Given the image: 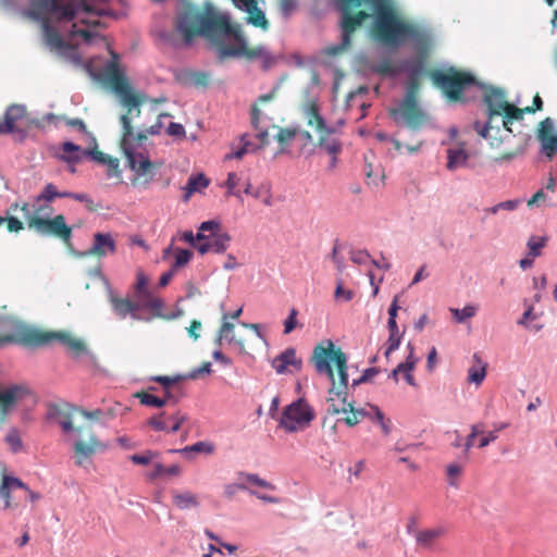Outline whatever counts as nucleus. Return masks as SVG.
<instances>
[{
	"label": "nucleus",
	"instance_id": "1",
	"mask_svg": "<svg viewBox=\"0 0 557 557\" xmlns=\"http://www.w3.org/2000/svg\"><path fill=\"white\" fill-rule=\"evenodd\" d=\"M333 4L339 14L341 41L325 49L330 57L348 51L357 30L371 17L372 37L389 47H398L408 39L419 45H428L431 40L428 30L401 15L395 0H333Z\"/></svg>",
	"mask_w": 557,
	"mask_h": 557
},
{
	"label": "nucleus",
	"instance_id": "2",
	"mask_svg": "<svg viewBox=\"0 0 557 557\" xmlns=\"http://www.w3.org/2000/svg\"><path fill=\"white\" fill-rule=\"evenodd\" d=\"M103 81L117 96L120 103L126 108V112L120 117L122 124L120 147L126 158L127 166L134 174L131 182L133 186L146 188L154 180L162 163L151 161L147 151L141 149V144L148 136L160 134L163 127L162 117L169 116V114L152 111L156 116L153 124L132 125V120L140 115V106L149 98L145 94L134 90L115 61H111L104 66Z\"/></svg>",
	"mask_w": 557,
	"mask_h": 557
},
{
	"label": "nucleus",
	"instance_id": "3",
	"mask_svg": "<svg viewBox=\"0 0 557 557\" xmlns=\"http://www.w3.org/2000/svg\"><path fill=\"white\" fill-rule=\"evenodd\" d=\"M176 28L186 45L197 36L206 37L216 44L225 37H233L235 45L220 44L221 58L262 59L265 67L274 63V58L263 46L249 47L240 26L232 24L228 14L216 11L211 4L203 10L186 8L177 16Z\"/></svg>",
	"mask_w": 557,
	"mask_h": 557
},
{
	"label": "nucleus",
	"instance_id": "4",
	"mask_svg": "<svg viewBox=\"0 0 557 557\" xmlns=\"http://www.w3.org/2000/svg\"><path fill=\"white\" fill-rule=\"evenodd\" d=\"M310 361L317 373L325 375L331 383L327 413L336 416L351 410L352 404L347 401L348 359L343 349L331 339L322 341L314 346Z\"/></svg>",
	"mask_w": 557,
	"mask_h": 557
},
{
	"label": "nucleus",
	"instance_id": "5",
	"mask_svg": "<svg viewBox=\"0 0 557 557\" xmlns=\"http://www.w3.org/2000/svg\"><path fill=\"white\" fill-rule=\"evenodd\" d=\"M77 5L85 11L91 10L86 5L85 0H35L22 14L29 20L39 21L45 44L50 49L61 50L65 47V42L57 28L50 24L49 15H54L59 21L76 20Z\"/></svg>",
	"mask_w": 557,
	"mask_h": 557
},
{
	"label": "nucleus",
	"instance_id": "6",
	"mask_svg": "<svg viewBox=\"0 0 557 557\" xmlns=\"http://www.w3.org/2000/svg\"><path fill=\"white\" fill-rule=\"evenodd\" d=\"M17 209L24 213L26 225L29 230L41 236L55 237L64 243L70 242L72 237V227L66 224L63 214L50 218L53 212V207L51 205L39 203L35 198L32 206L24 201L21 205L18 202H14L10 207V211H16Z\"/></svg>",
	"mask_w": 557,
	"mask_h": 557
},
{
	"label": "nucleus",
	"instance_id": "7",
	"mask_svg": "<svg viewBox=\"0 0 557 557\" xmlns=\"http://www.w3.org/2000/svg\"><path fill=\"white\" fill-rule=\"evenodd\" d=\"M430 77L433 84L451 101L461 100L463 90L478 84L476 78L471 73L455 67L433 70Z\"/></svg>",
	"mask_w": 557,
	"mask_h": 557
},
{
	"label": "nucleus",
	"instance_id": "8",
	"mask_svg": "<svg viewBox=\"0 0 557 557\" xmlns=\"http://www.w3.org/2000/svg\"><path fill=\"white\" fill-rule=\"evenodd\" d=\"M107 0H85L87 7L91 10L85 11L84 8L77 5V23L72 26L71 35L81 36L86 42H90L92 38L98 36V33L92 28L101 25L99 17L109 15L110 12L102 8Z\"/></svg>",
	"mask_w": 557,
	"mask_h": 557
},
{
	"label": "nucleus",
	"instance_id": "9",
	"mask_svg": "<svg viewBox=\"0 0 557 557\" xmlns=\"http://www.w3.org/2000/svg\"><path fill=\"white\" fill-rule=\"evenodd\" d=\"M307 124L319 133L318 146L327 153H341L342 143L335 136V131L329 127L320 114L319 106L314 101L307 103L305 108Z\"/></svg>",
	"mask_w": 557,
	"mask_h": 557
},
{
	"label": "nucleus",
	"instance_id": "10",
	"mask_svg": "<svg viewBox=\"0 0 557 557\" xmlns=\"http://www.w3.org/2000/svg\"><path fill=\"white\" fill-rule=\"evenodd\" d=\"M313 418L312 408L300 398L284 409L280 423L285 431L296 432L307 426Z\"/></svg>",
	"mask_w": 557,
	"mask_h": 557
},
{
	"label": "nucleus",
	"instance_id": "11",
	"mask_svg": "<svg viewBox=\"0 0 557 557\" xmlns=\"http://www.w3.org/2000/svg\"><path fill=\"white\" fill-rule=\"evenodd\" d=\"M29 333L36 337L34 341L27 343V347H39L49 344L57 339L62 343L74 356H81L86 352L85 343L73 337L69 332H41L39 330L29 327Z\"/></svg>",
	"mask_w": 557,
	"mask_h": 557
},
{
	"label": "nucleus",
	"instance_id": "12",
	"mask_svg": "<svg viewBox=\"0 0 557 557\" xmlns=\"http://www.w3.org/2000/svg\"><path fill=\"white\" fill-rule=\"evenodd\" d=\"M108 444L103 443L94 432H88V438L78 437L73 443V458L77 467L86 468L91 465L92 457L108 449Z\"/></svg>",
	"mask_w": 557,
	"mask_h": 557
},
{
	"label": "nucleus",
	"instance_id": "13",
	"mask_svg": "<svg viewBox=\"0 0 557 557\" xmlns=\"http://www.w3.org/2000/svg\"><path fill=\"white\" fill-rule=\"evenodd\" d=\"M395 122L403 121L410 129L417 131L428 121V115L420 108L418 101L403 100L398 108L389 111Z\"/></svg>",
	"mask_w": 557,
	"mask_h": 557
},
{
	"label": "nucleus",
	"instance_id": "14",
	"mask_svg": "<svg viewBox=\"0 0 557 557\" xmlns=\"http://www.w3.org/2000/svg\"><path fill=\"white\" fill-rule=\"evenodd\" d=\"M186 420V413L174 407L150 417L147 425L158 432L176 433Z\"/></svg>",
	"mask_w": 557,
	"mask_h": 557
},
{
	"label": "nucleus",
	"instance_id": "15",
	"mask_svg": "<svg viewBox=\"0 0 557 557\" xmlns=\"http://www.w3.org/2000/svg\"><path fill=\"white\" fill-rule=\"evenodd\" d=\"M79 407L67 403L54 404L49 407V418L54 420L64 434L81 435L82 428L74 426V417L78 414Z\"/></svg>",
	"mask_w": 557,
	"mask_h": 557
},
{
	"label": "nucleus",
	"instance_id": "16",
	"mask_svg": "<svg viewBox=\"0 0 557 557\" xmlns=\"http://www.w3.org/2000/svg\"><path fill=\"white\" fill-rule=\"evenodd\" d=\"M476 133L486 139L492 148H498L510 133L502 128V123L497 122V117L487 116L486 123L483 125L480 122L473 124Z\"/></svg>",
	"mask_w": 557,
	"mask_h": 557
},
{
	"label": "nucleus",
	"instance_id": "17",
	"mask_svg": "<svg viewBox=\"0 0 557 557\" xmlns=\"http://www.w3.org/2000/svg\"><path fill=\"white\" fill-rule=\"evenodd\" d=\"M9 323L8 319L0 317V347L12 343L27 346L28 342L36 338L29 333V326L26 325H16L14 332L8 333Z\"/></svg>",
	"mask_w": 557,
	"mask_h": 557
},
{
	"label": "nucleus",
	"instance_id": "18",
	"mask_svg": "<svg viewBox=\"0 0 557 557\" xmlns=\"http://www.w3.org/2000/svg\"><path fill=\"white\" fill-rule=\"evenodd\" d=\"M185 380V375H157L151 377V381L160 383L162 385V395L161 399H164V406L176 405L181 398V391L176 388L174 385Z\"/></svg>",
	"mask_w": 557,
	"mask_h": 557
},
{
	"label": "nucleus",
	"instance_id": "19",
	"mask_svg": "<svg viewBox=\"0 0 557 557\" xmlns=\"http://www.w3.org/2000/svg\"><path fill=\"white\" fill-rule=\"evenodd\" d=\"M29 394L26 385L16 384L12 385L4 391H0V420L1 423L5 420L7 413L14 407V405L24 396Z\"/></svg>",
	"mask_w": 557,
	"mask_h": 557
},
{
	"label": "nucleus",
	"instance_id": "20",
	"mask_svg": "<svg viewBox=\"0 0 557 557\" xmlns=\"http://www.w3.org/2000/svg\"><path fill=\"white\" fill-rule=\"evenodd\" d=\"M234 5L247 13V23L262 30H268L269 21L264 12L258 7L257 0H234Z\"/></svg>",
	"mask_w": 557,
	"mask_h": 557
},
{
	"label": "nucleus",
	"instance_id": "21",
	"mask_svg": "<svg viewBox=\"0 0 557 557\" xmlns=\"http://www.w3.org/2000/svg\"><path fill=\"white\" fill-rule=\"evenodd\" d=\"M231 236L227 232L222 231V227L214 230L210 234V239L197 245V250L200 255L209 251L215 253H223L230 246Z\"/></svg>",
	"mask_w": 557,
	"mask_h": 557
},
{
	"label": "nucleus",
	"instance_id": "22",
	"mask_svg": "<svg viewBox=\"0 0 557 557\" xmlns=\"http://www.w3.org/2000/svg\"><path fill=\"white\" fill-rule=\"evenodd\" d=\"M115 250L116 243L110 233H96L94 235V243L86 255L103 258L107 255L114 253Z\"/></svg>",
	"mask_w": 557,
	"mask_h": 557
},
{
	"label": "nucleus",
	"instance_id": "23",
	"mask_svg": "<svg viewBox=\"0 0 557 557\" xmlns=\"http://www.w3.org/2000/svg\"><path fill=\"white\" fill-rule=\"evenodd\" d=\"M484 102L487 106V116L498 117L509 103L506 101L505 92L502 89L491 87L484 94Z\"/></svg>",
	"mask_w": 557,
	"mask_h": 557
},
{
	"label": "nucleus",
	"instance_id": "24",
	"mask_svg": "<svg viewBox=\"0 0 557 557\" xmlns=\"http://www.w3.org/2000/svg\"><path fill=\"white\" fill-rule=\"evenodd\" d=\"M57 157L70 165L71 172H75V165L86 157L85 149L71 141L61 144Z\"/></svg>",
	"mask_w": 557,
	"mask_h": 557
},
{
	"label": "nucleus",
	"instance_id": "25",
	"mask_svg": "<svg viewBox=\"0 0 557 557\" xmlns=\"http://www.w3.org/2000/svg\"><path fill=\"white\" fill-rule=\"evenodd\" d=\"M447 533L445 527L419 530L414 533L416 543L423 549H432L435 542Z\"/></svg>",
	"mask_w": 557,
	"mask_h": 557
},
{
	"label": "nucleus",
	"instance_id": "26",
	"mask_svg": "<svg viewBox=\"0 0 557 557\" xmlns=\"http://www.w3.org/2000/svg\"><path fill=\"white\" fill-rule=\"evenodd\" d=\"M235 325L228 321V313L222 315V324L218 332L215 343L220 346L222 341H226L228 344H235L242 351L245 350V344L242 339H237L234 334Z\"/></svg>",
	"mask_w": 557,
	"mask_h": 557
},
{
	"label": "nucleus",
	"instance_id": "27",
	"mask_svg": "<svg viewBox=\"0 0 557 557\" xmlns=\"http://www.w3.org/2000/svg\"><path fill=\"white\" fill-rule=\"evenodd\" d=\"M110 304L116 315L121 319H125L128 314L135 318L136 312L139 310L138 302L127 298H120L113 294L110 295Z\"/></svg>",
	"mask_w": 557,
	"mask_h": 557
},
{
	"label": "nucleus",
	"instance_id": "28",
	"mask_svg": "<svg viewBox=\"0 0 557 557\" xmlns=\"http://www.w3.org/2000/svg\"><path fill=\"white\" fill-rule=\"evenodd\" d=\"M301 364L302 362L300 359L297 358L296 350L294 348L285 349L272 361V367L278 374L284 373L288 366H294L297 369H300Z\"/></svg>",
	"mask_w": 557,
	"mask_h": 557
},
{
	"label": "nucleus",
	"instance_id": "29",
	"mask_svg": "<svg viewBox=\"0 0 557 557\" xmlns=\"http://www.w3.org/2000/svg\"><path fill=\"white\" fill-rule=\"evenodd\" d=\"M173 504L180 510L197 508L200 505L198 496L190 491H171Z\"/></svg>",
	"mask_w": 557,
	"mask_h": 557
},
{
	"label": "nucleus",
	"instance_id": "30",
	"mask_svg": "<svg viewBox=\"0 0 557 557\" xmlns=\"http://www.w3.org/2000/svg\"><path fill=\"white\" fill-rule=\"evenodd\" d=\"M487 364L482 360L479 354L472 357V366L468 369V382L481 385L486 376Z\"/></svg>",
	"mask_w": 557,
	"mask_h": 557
},
{
	"label": "nucleus",
	"instance_id": "31",
	"mask_svg": "<svg viewBox=\"0 0 557 557\" xmlns=\"http://www.w3.org/2000/svg\"><path fill=\"white\" fill-rule=\"evenodd\" d=\"M469 153L461 146L447 150V169L455 171L467 165Z\"/></svg>",
	"mask_w": 557,
	"mask_h": 557
},
{
	"label": "nucleus",
	"instance_id": "32",
	"mask_svg": "<svg viewBox=\"0 0 557 557\" xmlns=\"http://www.w3.org/2000/svg\"><path fill=\"white\" fill-rule=\"evenodd\" d=\"M136 302L139 304V309H149L153 312H160L163 308V301L153 296L150 290H146L136 295Z\"/></svg>",
	"mask_w": 557,
	"mask_h": 557
},
{
	"label": "nucleus",
	"instance_id": "33",
	"mask_svg": "<svg viewBox=\"0 0 557 557\" xmlns=\"http://www.w3.org/2000/svg\"><path fill=\"white\" fill-rule=\"evenodd\" d=\"M527 111L524 109H519L516 106L508 103L504 111L502 112L503 119L500 121L502 126L505 128L507 133H511L510 124L513 121L522 120L523 114Z\"/></svg>",
	"mask_w": 557,
	"mask_h": 557
},
{
	"label": "nucleus",
	"instance_id": "34",
	"mask_svg": "<svg viewBox=\"0 0 557 557\" xmlns=\"http://www.w3.org/2000/svg\"><path fill=\"white\" fill-rule=\"evenodd\" d=\"M210 184V181L203 175V174H196V175H191L188 181H187V184L185 186V190H186V195H185V199L187 200L190 195H193L194 193H200L201 190H203L205 188H207Z\"/></svg>",
	"mask_w": 557,
	"mask_h": 557
},
{
	"label": "nucleus",
	"instance_id": "35",
	"mask_svg": "<svg viewBox=\"0 0 557 557\" xmlns=\"http://www.w3.org/2000/svg\"><path fill=\"white\" fill-rule=\"evenodd\" d=\"M22 115V108L12 106L8 109L4 122L0 125V133H12L15 127L16 120Z\"/></svg>",
	"mask_w": 557,
	"mask_h": 557
},
{
	"label": "nucleus",
	"instance_id": "36",
	"mask_svg": "<svg viewBox=\"0 0 557 557\" xmlns=\"http://www.w3.org/2000/svg\"><path fill=\"white\" fill-rule=\"evenodd\" d=\"M389 331V336L386 343L385 357L389 358V355L398 349L401 341V334L399 333L397 322H394L393 326L387 325Z\"/></svg>",
	"mask_w": 557,
	"mask_h": 557
},
{
	"label": "nucleus",
	"instance_id": "37",
	"mask_svg": "<svg viewBox=\"0 0 557 557\" xmlns=\"http://www.w3.org/2000/svg\"><path fill=\"white\" fill-rule=\"evenodd\" d=\"M274 96H275V91H272V92H269L265 95H261L258 97L256 103L251 107V124L255 129H259V123H260V116H261V111L259 109V104L270 102L271 100H273Z\"/></svg>",
	"mask_w": 557,
	"mask_h": 557
},
{
	"label": "nucleus",
	"instance_id": "38",
	"mask_svg": "<svg viewBox=\"0 0 557 557\" xmlns=\"http://www.w3.org/2000/svg\"><path fill=\"white\" fill-rule=\"evenodd\" d=\"M220 227V222L210 220L202 222L198 228V233L195 236V243L200 244L210 239V234L212 231Z\"/></svg>",
	"mask_w": 557,
	"mask_h": 557
},
{
	"label": "nucleus",
	"instance_id": "39",
	"mask_svg": "<svg viewBox=\"0 0 557 557\" xmlns=\"http://www.w3.org/2000/svg\"><path fill=\"white\" fill-rule=\"evenodd\" d=\"M135 397L139 400L141 405L148 407L162 408L164 407V399H161L160 396H157L149 391H140L135 394Z\"/></svg>",
	"mask_w": 557,
	"mask_h": 557
},
{
	"label": "nucleus",
	"instance_id": "40",
	"mask_svg": "<svg viewBox=\"0 0 557 557\" xmlns=\"http://www.w3.org/2000/svg\"><path fill=\"white\" fill-rule=\"evenodd\" d=\"M548 238L546 236H531L527 243L529 249V256L536 258L541 256V250L547 244Z\"/></svg>",
	"mask_w": 557,
	"mask_h": 557
},
{
	"label": "nucleus",
	"instance_id": "41",
	"mask_svg": "<svg viewBox=\"0 0 557 557\" xmlns=\"http://www.w3.org/2000/svg\"><path fill=\"white\" fill-rule=\"evenodd\" d=\"M170 453H178L182 455H187L188 453H207L211 454L213 451V445L208 442H197L194 445L186 446L182 449H171Z\"/></svg>",
	"mask_w": 557,
	"mask_h": 557
},
{
	"label": "nucleus",
	"instance_id": "42",
	"mask_svg": "<svg viewBox=\"0 0 557 557\" xmlns=\"http://www.w3.org/2000/svg\"><path fill=\"white\" fill-rule=\"evenodd\" d=\"M59 195L60 191L57 189L55 185L48 183L42 191L36 197V199L39 203L51 205L55 198H59Z\"/></svg>",
	"mask_w": 557,
	"mask_h": 557
},
{
	"label": "nucleus",
	"instance_id": "43",
	"mask_svg": "<svg viewBox=\"0 0 557 557\" xmlns=\"http://www.w3.org/2000/svg\"><path fill=\"white\" fill-rule=\"evenodd\" d=\"M238 478L240 480H245L246 482H248L250 484H253V485H257V486L270 490V491H275V488H276L275 485L261 479L258 474H255V473L240 472L238 474Z\"/></svg>",
	"mask_w": 557,
	"mask_h": 557
},
{
	"label": "nucleus",
	"instance_id": "44",
	"mask_svg": "<svg viewBox=\"0 0 557 557\" xmlns=\"http://www.w3.org/2000/svg\"><path fill=\"white\" fill-rule=\"evenodd\" d=\"M450 312L458 323L465 322L467 319L473 318L476 313V307L467 305L462 309L451 308Z\"/></svg>",
	"mask_w": 557,
	"mask_h": 557
},
{
	"label": "nucleus",
	"instance_id": "45",
	"mask_svg": "<svg viewBox=\"0 0 557 557\" xmlns=\"http://www.w3.org/2000/svg\"><path fill=\"white\" fill-rule=\"evenodd\" d=\"M5 442L11 447V450L16 454L23 449V442L21 438L20 431L16 428H12L5 435Z\"/></svg>",
	"mask_w": 557,
	"mask_h": 557
},
{
	"label": "nucleus",
	"instance_id": "46",
	"mask_svg": "<svg viewBox=\"0 0 557 557\" xmlns=\"http://www.w3.org/2000/svg\"><path fill=\"white\" fill-rule=\"evenodd\" d=\"M185 79L195 87H206L209 82V75L205 72L190 71L186 73Z\"/></svg>",
	"mask_w": 557,
	"mask_h": 557
},
{
	"label": "nucleus",
	"instance_id": "47",
	"mask_svg": "<svg viewBox=\"0 0 557 557\" xmlns=\"http://www.w3.org/2000/svg\"><path fill=\"white\" fill-rule=\"evenodd\" d=\"M175 261L172 269L175 271L180 268L185 267L193 258V252L188 249L175 248Z\"/></svg>",
	"mask_w": 557,
	"mask_h": 557
},
{
	"label": "nucleus",
	"instance_id": "48",
	"mask_svg": "<svg viewBox=\"0 0 557 557\" xmlns=\"http://www.w3.org/2000/svg\"><path fill=\"white\" fill-rule=\"evenodd\" d=\"M471 432L467 436L466 443H465V453L468 454L469 450L474 446V440L478 435L484 433V424L483 423H475L471 425Z\"/></svg>",
	"mask_w": 557,
	"mask_h": 557
},
{
	"label": "nucleus",
	"instance_id": "49",
	"mask_svg": "<svg viewBox=\"0 0 557 557\" xmlns=\"http://www.w3.org/2000/svg\"><path fill=\"white\" fill-rule=\"evenodd\" d=\"M552 133H553L552 120L549 117H546L545 120H543L540 123L539 131H537V137L541 140L542 146L544 145V141H546L547 138H550L554 136Z\"/></svg>",
	"mask_w": 557,
	"mask_h": 557
},
{
	"label": "nucleus",
	"instance_id": "50",
	"mask_svg": "<svg viewBox=\"0 0 557 557\" xmlns=\"http://www.w3.org/2000/svg\"><path fill=\"white\" fill-rule=\"evenodd\" d=\"M334 297L336 300L350 301L354 297V293L350 289H346L344 287L343 281L339 278L337 280Z\"/></svg>",
	"mask_w": 557,
	"mask_h": 557
},
{
	"label": "nucleus",
	"instance_id": "51",
	"mask_svg": "<svg viewBox=\"0 0 557 557\" xmlns=\"http://www.w3.org/2000/svg\"><path fill=\"white\" fill-rule=\"evenodd\" d=\"M373 71L381 75H394L396 70L392 62L387 59L380 61L373 66Z\"/></svg>",
	"mask_w": 557,
	"mask_h": 557
},
{
	"label": "nucleus",
	"instance_id": "52",
	"mask_svg": "<svg viewBox=\"0 0 557 557\" xmlns=\"http://www.w3.org/2000/svg\"><path fill=\"white\" fill-rule=\"evenodd\" d=\"M419 82L417 78H411L407 86V91L404 100L418 101Z\"/></svg>",
	"mask_w": 557,
	"mask_h": 557
},
{
	"label": "nucleus",
	"instance_id": "53",
	"mask_svg": "<svg viewBox=\"0 0 557 557\" xmlns=\"http://www.w3.org/2000/svg\"><path fill=\"white\" fill-rule=\"evenodd\" d=\"M297 315H298V310L296 308H292L287 319L284 322V334H289L296 329Z\"/></svg>",
	"mask_w": 557,
	"mask_h": 557
},
{
	"label": "nucleus",
	"instance_id": "54",
	"mask_svg": "<svg viewBox=\"0 0 557 557\" xmlns=\"http://www.w3.org/2000/svg\"><path fill=\"white\" fill-rule=\"evenodd\" d=\"M4 221L7 222V227L9 232H20L24 230V223L15 216H0V224H2Z\"/></svg>",
	"mask_w": 557,
	"mask_h": 557
},
{
	"label": "nucleus",
	"instance_id": "55",
	"mask_svg": "<svg viewBox=\"0 0 557 557\" xmlns=\"http://www.w3.org/2000/svg\"><path fill=\"white\" fill-rule=\"evenodd\" d=\"M518 205H519L518 200H507V201L499 202L496 206L488 208L486 211L492 214H496L499 210L513 211L518 207Z\"/></svg>",
	"mask_w": 557,
	"mask_h": 557
},
{
	"label": "nucleus",
	"instance_id": "56",
	"mask_svg": "<svg viewBox=\"0 0 557 557\" xmlns=\"http://www.w3.org/2000/svg\"><path fill=\"white\" fill-rule=\"evenodd\" d=\"M85 153H86V157H89L91 160H94L100 164H106L108 162V160L111 158L110 156L98 150L97 148L85 149Z\"/></svg>",
	"mask_w": 557,
	"mask_h": 557
},
{
	"label": "nucleus",
	"instance_id": "57",
	"mask_svg": "<svg viewBox=\"0 0 557 557\" xmlns=\"http://www.w3.org/2000/svg\"><path fill=\"white\" fill-rule=\"evenodd\" d=\"M542 152L548 158H552L553 154L557 152V136L556 135H554L550 138H547L546 141H544V145L542 146Z\"/></svg>",
	"mask_w": 557,
	"mask_h": 557
},
{
	"label": "nucleus",
	"instance_id": "58",
	"mask_svg": "<svg viewBox=\"0 0 557 557\" xmlns=\"http://www.w3.org/2000/svg\"><path fill=\"white\" fill-rule=\"evenodd\" d=\"M462 468L457 463H450L447 466L446 473L449 479V484L457 486L456 479L461 474Z\"/></svg>",
	"mask_w": 557,
	"mask_h": 557
},
{
	"label": "nucleus",
	"instance_id": "59",
	"mask_svg": "<svg viewBox=\"0 0 557 557\" xmlns=\"http://www.w3.org/2000/svg\"><path fill=\"white\" fill-rule=\"evenodd\" d=\"M379 373H380V369L379 368H375V367L368 368V369H366L363 371L362 375L358 380H355L352 382V385H359V384H362V383H367V382L371 381L372 377L375 376Z\"/></svg>",
	"mask_w": 557,
	"mask_h": 557
},
{
	"label": "nucleus",
	"instance_id": "60",
	"mask_svg": "<svg viewBox=\"0 0 557 557\" xmlns=\"http://www.w3.org/2000/svg\"><path fill=\"white\" fill-rule=\"evenodd\" d=\"M13 491L5 485L3 482L0 485V497L4 499V508L11 509L14 508L16 505L12 503L11 500V493Z\"/></svg>",
	"mask_w": 557,
	"mask_h": 557
},
{
	"label": "nucleus",
	"instance_id": "61",
	"mask_svg": "<svg viewBox=\"0 0 557 557\" xmlns=\"http://www.w3.org/2000/svg\"><path fill=\"white\" fill-rule=\"evenodd\" d=\"M2 482L8 485L12 491L26 488V484L20 479L11 475H4Z\"/></svg>",
	"mask_w": 557,
	"mask_h": 557
},
{
	"label": "nucleus",
	"instance_id": "62",
	"mask_svg": "<svg viewBox=\"0 0 557 557\" xmlns=\"http://www.w3.org/2000/svg\"><path fill=\"white\" fill-rule=\"evenodd\" d=\"M295 135L296 132L294 129L281 128L275 138L281 145H285L288 144Z\"/></svg>",
	"mask_w": 557,
	"mask_h": 557
},
{
	"label": "nucleus",
	"instance_id": "63",
	"mask_svg": "<svg viewBox=\"0 0 557 557\" xmlns=\"http://www.w3.org/2000/svg\"><path fill=\"white\" fill-rule=\"evenodd\" d=\"M348 414L344 418V421L347 425L354 426L359 423L360 417H363L364 413L360 410H355L352 407L351 410H348Z\"/></svg>",
	"mask_w": 557,
	"mask_h": 557
},
{
	"label": "nucleus",
	"instance_id": "64",
	"mask_svg": "<svg viewBox=\"0 0 557 557\" xmlns=\"http://www.w3.org/2000/svg\"><path fill=\"white\" fill-rule=\"evenodd\" d=\"M107 165V175L109 177H114V176H119L120 175V162L116 158H110L108 160V162L106 163Z\"/></svg>",
	"mask_w": 557,
	"mask_h": 557
}]
</instances>
